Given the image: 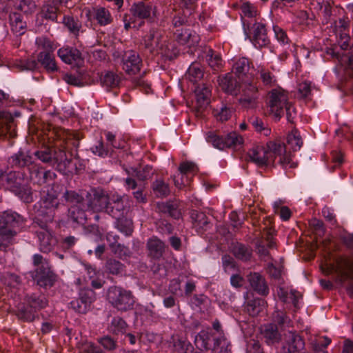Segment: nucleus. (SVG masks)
Listing matches in <instances>:
<instances>
[{
  "label": "nucleus",
  "mask_w": 353,
  "mask_h": 353,
  "mask_svg": "<svg viewBox=\"0 0 353 353\" xmlns=\"http://www.w3.org/2000/svg\"><path fill=\"white\" fill-rule=\"evenodd\" d=\"M3 188L13 192L25 203H29L32 201V189L25 183L23 175L19 172H7L6 168L2 167L0 189Z\"/></svg>",
  "instance_id": "1"
},
{
  "label": "nucleus",
  "mask_w": 353,
  "mask_h": 353,
  "mask_svg": "<svg viewBox=\"0 0 353 353\" xmlns=\"http://www.w3.org/2000/svg\"><path fill=\"white\" fill-rule=\"evenodd\" d=\"M197 349L211 350V353H230V343L225 336L217 335L210 328L201 330L194 339Z\"/></svg>",
  "instance_id": "2"
},
{
  "label": "nucleus",
  "mask_w": 353,
  "mask_h": 353,
  "mask_svg": "<svg viewBox=\"0 0 353 353\" xmlns=\"http://www.w3.org/2000/svg\"><path fill=\"white\" fill-rule=\"evenodd\" d=\"M32 265L36 268L30 271V274L37 285L43 288L52 287L57 281V276L52 270L49 261L42 255L35 254L32 256Z\"/></svg>",
  "instance_id": "3"
},
{
  "label": "nucleus",
  "mask_w": 353,
  "mask_h": 353,
  "mask_svg": "<svg viewBox=\"0 0 353 353\" xmlns=\"http://www.w3.org/2000/svg\"><path fill=\"white\" fill-rule=\"evenodd\" d=\"M334 272L336 281L341 285L348 283L346 290L351 298H353V261L347 257L339 256L336 264H330L327 273Z\"/></svg>",
  "instance_id": "4"
},
{
  "label": "nucleus",
  "mask_w": 353,
  "mask_h": 353,
  "mask_svg": "<svg viewBox=\"0 0 353 353\" xmlns=\"http://www.w3.org/2000/svg\"><path fill=\"white\" fill-rule=\"evenodd\" d=\"M267 150L270 164L279 158V163L284 169L295 168L297 163L294 162L290 152L286 151L285 143L280 139L269 140L264 145Z\"/></svg>",
  "instance_id": "5"
},
{
  "label": "nucleus",
  "mask_w": 353,
  "mask_h": 353,
  "mask_svg": "<svg viewBox=\"0 0 353 353\" xmlns=\"http://www.w3.org/2000/svg\"><path fill=\"white\" fill-rule=\"evenodd\" d=\"M244 32L253 46L258 49L270 48L271 39L268 34L267 25L263 21L253 23L243 22Z\"/></svg>",
  "instance_id": "6"
},
{
  "label": "nucleus",
  "mask_w": 353,
  "mask_h": 353,
  "mask_svg": "<svg viewBox=\"0 0 353 353\" xmlns=\"http://www.w3.org/2000/svg\"><path fill=\"white\" fill-rule=\"evenodd\" d=\"M107 299L114 308L121 312L133 309L135 303L132 292L120 286L110 287Z\"/></svg>",
  "instance_id": "7"
},
{
  "label": "nucleus",
  "mask_w": 353,
  "mask_h": 353,
  "mask_svg": "<svg viewBox=\"0 0 353 353\" xmlns=\"http://www.w3.org/2000/svg\"><path fill=\"white\" fill-rule=\"evenodd\" d=\"M205 141L214 148L223 150L228 148L237 149L242 146L244 139L236 132L220 135L214 131H208L205 134Z\"/></svg>",
  "instance_id": "8"
},
{
  "label": "nucleus",
  "mask_w": 353,
  "mask_h": 353,
  "mask_svg": "<svg viewBox=\"0 0 353 353\" xmlns=\"http://www.w3.org/2000/svg\"><path fill=\"white\" fill-rule=\"evenodd\" d=\"M108 203L109 196L103 190L91 188L87 192L82 206L86 210H90L93 212H105Z\"/></svg>",
  "instance_id": "9"
},
{
  "label": "nucleus",
  "mask_w": 353,
  "mask_h": 353,
  "mask_svg": "<svg viewBox=\"0 0 353 353\" xmlns=\"http://www.w3.org/2000/svg\"><path fill=\"white\" fill-rule=\"evenodd\" d=\"M288 94L281 88H274L268 94V105L274 116L280 119L283 115V109L290 103Z\"/></svg>",
  "instance_id": "10"
},
{
  "label": "nucleus",
  "mask_w": 353,
  "mask_h": 353,
  "mask_svg": "<svg viewBox=\"0 0 353 353\" xmlns=\"http://www.w3.org/2000/svg\"><path fill=\"white\" fill-rule=\"evenodd\" d=\"M239 103L245 108H252L259 98V89L253 79L241 81Z\"/></svg>",
  "instance_id": "11"
},
{
  "label": "nucleus",
  "mask_w": 353,
  "mask_h": 353,
  "mask_svg": "<svg viewBox=\"0 0 353 353\" xmlns=\"http://www.w3.org/2000/svg\"><path fill=\"white\" fill-rule=\"evenodd\" d=\"M94 295L95 293L92 289H81L79 293V297L71 301L70 306L78 313L85 314L95 299Z\"/></svg>",
  "instance_id": "12"
},
{
  "label": "nucleus",
  "mask_w": 353,
  "mask_h": 353,
  "mask_svg": "<svg viewBox=\"0 0 353 353\" xmlns=\"http://www.w3.org/2000/svg\"><path fill=\"white\" fill-rule=\"evenodd\" d=\"M143 66V61L138 52L134 50L126 51L121 59L122 70L128 75H135Z\"/></svg>",
  "instance_id": "13"
},
{
  "label": "nucleus",
  "mask_w": 353,
  "mask_h": 353,
  "mask_svg": "<svg viewBox=\"0 0 353 353\" xmlns=\"http://www.w3.org/2000/svg\"><path fill=\"white\" fill-rule=\"evenodd\" d=\"M253 69L252 61L246 57L237 59L232 65V72L241 81L253 79V74L250 72Z\"/></svg>",
  "instance_id": "14"
},
{
  "label": "nucleus",
  "mask_w": 353,
  "mask_h": 353,
  "mask_svg": "<svg viewBox=\"0 0 353 353\" xmlns=\"http://www.w3.org/2000/svg\"><path fill=\"white\" fill-rule=\"evenodd\" d=\"M244 298V310L250 316H257L265 310L267 305V302L265 299L255 297L249 292H246Z\"/></svg>",
  "instance_id": "15"
},
{
  "label": "nucleus",
  "mask_w": 353,
  "mask_h": 353,
  "mask_svg": "<svg viewBox=\"0 0 353 353\" xmlns=\"http://www.w3.org/2000/svg\"><path fill=\"white\" fill-rule=\"evenodd\" d=\"M128 211V210L124 204L123 196L114 194L111 198L109 197V203L107 205L105 213L114 219H119V217L125 215Z\"/></svg>",
  "instance_id": "16"
},
{
  "label": "nucleus",
  "mask_w": 353,
  "mask_h": 353,
  "mask_svg": "<svg viewBox=\"0 0 353 353\" xmlns=\"http://www.w3.org/2000/svg\"><path fill=\"white\" fill-rule=\"evenodd\" d=\"M86 16L90 18L92 17V19L95 20L98 25L100 26H106L111 24L113 22V17L110 11L102 6H97L92 8V10H85Z\"/></svg>",
  "instance_id": "17"
},
{
  "label": "nucleus",
  "mask_w": 353,
  "mask_h": 353,
  "mask_svg": "<svg viewBox=\"0 0 353 353\" xmlns=\"http://www.w3.org/2000/svg\"><path fill=\"white\" fill-rule=\"evenodd\" d=\"M59 57L66 64L77 65L83 61L79 50L70 46H63L57 51Z\"/></svg>",
  "instance_id": "18"
},
{
  "label": "nucleus",
  "mask_w": 353,
  "mask_h": 353,
  "mask_svg": "<svg viewBox=\"0 0 353 353\" xmlns=\"http://www.w3.org/2000/svg\"><path fill=\"white\" fill-rule=\"evenodd\" d=\"M218 81L220 88L224 92L235 96L240 93L241 84L233 76L232 73L228 72L219 77Z\"/></svg>",
  "instance_id": "19"
},
{
  "label": "nucleus",
  "mask_w": 353,
  "mask_h": 353,
  "mask_svg": "<svg viewBox=\"0 0 353 353\" xmlns=\"http://www.w3.org/2000/svg\"><path fill=\"white\" fill-rule=\"evenodd\" d=\"M148 256L153 260H159L165 252V243L156 236L149 238L146 243Z\"/></svg>",
  "instance_id": "20"
},
{
  "label": "nucleus",
  "mask_w": 353,
  "mask_h": 353,
  "mask_svg": "<svg viewBox=\"0 0 353 353\" xmlns=\"http://www.w3.org/2000/svg\"><path fill=\"white\" fill-rule=\"evenodd\" d=\"M248 281L252 289L261 296H267L270 289L265 277L259 272H250Z\"/></svg>",
  "instance_id": "21"
},
{
  "label": "nucleus",
  "mask_w": 353,
  "mask_h": 353,
  "mask_svg": "<svg viewBox=\"0 0 353 353\" xmlns=\"http://www.w3.org/2000/svg\"><path fill=\"white\" fill-rule=\"evenodd\" d=\"M16 125L11 113L2 111L0 114V138L9 134L10 137L16 136Z\"/></svg>",
  "instance_id": "22"
},
{
  "label": "nucleus",
  "mask_w": 353,
  "mask_h": 353,
  "mask_svg": "<svg viewBox=\"0 0 353 353\" xmlns=\"http://www.w3.org/2000/svg\"><path fill=\"white\" fill-rule=\"evenodd\" d=\"M250 161L259 167L271 165L264 145H256L248 152Z\"/></svg>",
  "instance_id": "23"
},
{
  "label": "nucleus",
  "mask_w": 353,
  "mask_h": 353,
  "mask_svg": "<svg viewBox=\"0 0 353 353\" xmlns=\"http://www.w3.org/2000/svg\"><path fill=\"white\" fill-rule=\"evenodd\" d=\"M52 165L62 174L69 172L70 165L72 163L71 159H68L64 150H54L52 154Z\"/></svg>",
  "instance_id": "24"
},
{
  "label": "nucleus",
  "mask_w": 353,
  "mask_h": 353,
  "mask_svg": "<svg viewBox=\"0 0 353 353\" xmlns=\"http://www.w3.org/2000/svg\"><path fill=\"white\" fill-rule=\"evenodd\" d=\"M176 41L181 45H186L189 48L199 43V36L189 28L177 30L174 33Z\"/></svg>",
  "instance_id": "25"
},
{
  "label": "nucleus",
  "mask_w": 353,
  "mask_h": 353,
  "mask_svg": "<svg viewBox=\"0 0 353 353\" xmlns=\"http://www.w3.org/2000/svg\"><path fill=\"white\" fill-rule=\"evenodd\" d=\"M23 223V217L15 212L5 211L0 214V230L19 227Z\"/></svg>",
  "instance_id": "26"
},
{
  "label": "nucleus",
  "mask_w": 353,
  "mask_h": 353,
  "mask_svg": "<svg viewBox=\"0 0 353 353\" xmlns=\"http://www.w3.org/2000/svg\"><path fill=\"white\" fill-rule=\"evenodd\" d=\"M196 108L197 112H203L210 103L211 89L206 84L199 85L195 89Z\"/></svg>",
  "instance_id": "27"
},
{
  "label": "nucleus",
  "mask_w": 353,
  "mask_h": 353,
  "mask_svg": "<svg viewBox=\"0 0 353 353\" xmlns=\"http://www.w3.org/2000/svg\"><path fill=\"white\" fill-rule=\"evenodd\" d=\"M157 208L161 213L167 214L174 219L179 220L182 216L179 202L176 200L159 202L157 204Z\"/></svg>",
  "instance_id": "28"
},
{
  "label": "nucleus",
  "mask_w": 353,
  "mask_h": 353,
  "mask_svg": "<svg viewBox=\"0 0 353 353\" xmlns=\"http://www.w3.org/2000/svg\"><path fill=\"white\" fill-rule=\"evenodd\" d=\"M304 347V340L298 334H291L282 347V353H301Z\"/></svg>",
  "instance_id": "29"
},
{
  "label": "nucleus",
  "mask_w": 353,
  "mask_h": 353,
  "mask_svg": "<svg viewBox=\"0 0 353 353\" xmlns=\"http://www.w3.org/2000/svg\"><path fill=\"white\" fill-rule=\"evenodd\" d=\"M161 33L157 28H152L143 36V45L150 52L158 51Z\"/></svg>",
  "instance_id": "30"
},
{
  "label": "nucleus",
  "mask_w": 353,
  "mask_h": 353,
  "mask_svg": "<svg viewBox=\"0 0 353 353\" xmlns=\"http://www.w3.org/2000/svg\"><path fill=\"white\" fill-rule=\"evenodd\" d=\"M9 163L12 167L19 168L29 167L32 164V157L28 152L19 150L10 157Z\"/></svg>",
  "instance_id": "31"
},
{
  "label": "nucleus",
  "mask_w": 353,
  "mask_h": 353,
  "mask_svg": "<svg viewBox=\"0 0 353 353\" xmlns=\"http://www.w3.org/2000/svg\"><path fill=\"white\" fill-rule=\"evenodd\" d=\"M261 334L266 343L268 345L278 343L281 339V335L279 332L278 327L274 323L264 325L261 330Z\"/></svg>",
  "instance_id": "32"
},
{
  "label": "nucleus",
  "mask_w": 353,
  "mask_h": 353,
  "mask_svg": "<svg viewBox=\"0 0 353 353\" xmlns=\"http://www.w3.org/2000/svg\"><path fill=\"white\" fill-rule=\"evenodd\" d=\"M232 252L237 259L247 262L251 260L253 250L250 246L236 242L232 246Z\"/></svg>",
  "instance_id": "33"
},
{
  "label": "nucleus",
  "mask_w": 353,
  "mask_h": 353,
  "mask_svg": "<svg viewBox=\"0 0 353 353\" xmlns=\"http://www.w3.org/2000/svg\"><path fill=\"white\" fill-rule=\"evenodd\" d=\"M24 301L32 307L36 312L45 308L48 305V301L44 294L32 293L25 296Z\"/></svg>",
  "instance_id": "34"
},
{
  "label": "nucleus",
  "mask_w": 353,
  "mask_h": 353,
  "mask_svg": "<svg viewBox=\"0 0 353 353\" xmlns=\"http://www.w3.org/2000/svg\"><path fill=\"white\" fill-rule=\"evenodd\" d=\"M35 45L39 52L54 54L57 48L58 44L54 40L50 39L46 36H40L36 38Z\"/></svg>",
  "instance_id": "35"
},
{
  "label": "nucleus",
  "mask_w": 353,
  "mask_h": 353,
  "mask_svg": "<svg viewBox=\"0 0 353 353\" xmlns=\"http://www.w3.org/2000/svg\"><path fill=\"white\" fill-rule=\"evenodd\" d=\"M37 61L47 72H54L58 71L59 68L54 54L39 52Z\"/></svg>",
  "instance_id": "36"
},
{
  "label": "nucleus",
  "mask_w": 353,
  "mask_h": 353,
  "mask_svg": "<svg viewBox=\"0 0 353 353\" xmlns=\"http://www.w3.org/2000/svg\"><path fill=\"white\" fill-rule=\"evenodd\" d=\"M59 11V7L51 2L50 0H48L43 4L40 12V15L43 19L50 20L53 22H57Z\"/></svg>",
  "instance_id": "37"
},
{
  "label": "nucleus",
  "mask_w": 353,
  "mask_h": 353,
  "mask_svg": "<svg viewBox=\"0 0 353 353\" xmlns=\"http://www.w3.org/2000/svg\"><path fill=\"white\" fill-rule=\"evenodd\" d=\"M9 22L11 30L14 33L21 35L25 32L26 22L23 21L21 14L18 12L10 13L9 15Z\"/></svg>",
  "instance_id": "38"
},
{
  "label": "nucleus",
  "mask_w": 353,
  "mask_h": 353,
  "mask_svg": "<svg viewBox=\"0 0 353 353\" xmlns=\"http://www.w3.org/2000/svg\"><path fill=\"white\" fill-rule=\"evenodd\" d=\"M126 321L121 316H114L107 327L110 333L114 335L124 334L128 329Z\"/></svg>",
  "instance_id": "39"
},
{
  "label": "nucleus",
  "mask_w": 353,
  "mask_h": 353,
  "mask_svg": "<svg viewBox=\"0 0 353 353\" xmlns=\"http://www.w3.org/2000/svg\"><path fill=\"white\" fill-rule=\"evenodd\" d=\"M82 203L74 205L69 209V219L74 223L83 225L86 223L85 210L81 208Z\"/></svg>",
  "instance_id": "40"
},
{
  "label": "nucleus",
  "mask_w": 353,
  "mask_h": 353,
  "mask_svg": "<svg viewBox=\"0 0 353 353\" xmlns=\"http://www.w3.org/2000/svg\"><path fill=\"white\" fill-rule=\"evenodd\" d=\"M100 81L103 87L109 90L119 86L121 82V77L118 74L112 71H107L101 76Z\"/></svg>",
  "instance_id": "41"
},
{
  "label": "nucleus",
  "mask_w": 353,
  "mask_h": 353,
  "mask_svg": "<svg viewBox=\"0 0 353 353\" xmlns=\"http://www.w3.org/2000/svg\"><path fill=\"white\" fill-rule=\"evenodd\" d=\"M37 313L28 303L19 305L16 311V315L19 319L24 322H32L37 317Z\"/></svg>",
  "instance_id": "42"
},
{
  "label": "nucleus",
  "mask_w": 353,
  "mask_h": 353,
  "mask_svg": "<svg viewBox=\"0 0 353 353\" xmlns=\"http://www.w3.org/2000/svg\"><path fill=\"white\" fill-rule=\"evenodd\" d=\"M157 52L165 59L172 60L179 55V50L174 42H167L160 46Z\"/></svg>",
  "instance_id": "43"
},
{
  "label": "nucleus",
  "mask_w": 353,
  "mask_h": 353,
  "mask_svg": "<svg viewBox=\"0 0 353 353\" xmlns=\"http://www.w3.org/2000/svg\"><path fill=\"white\" fill-rule=\"evenodd\" d=\"M132 14L141 19H146L150 17L152 6L143 2L134 3L131 8Z\"/></svg>",
  "instance_id": "44"
},
{
  "label": "nucleus",
  "mask_w": 353,
  "mask_h": 353,
  "mask_svg": "<svg viewBox=\"0 0 353 353\" xmlns=\"http://www.w3.org/2000/svg\"><path fill=\"white\" fill-rule=\"evenodd\" d=\"M152 189L157 198L167 197L170 193L169 183L165 182L163 179H156L152 184Z\"/></svg>",
  "instance_id": "45"
},
{
  "label": "nucleus",
  "mask_w": 353,
  "mask_h": 353,
  "mask_svg": "<svg viewBox=\"0 0 353 353\" xmlns=\"http://www.w3.org/2000/svg\"><path fill=\"white\" fill-rule=\"evenodd\" d=\"M248 121L256 132L265 137L270 135V128L268 126V124L265 123L261 118L258 117H251L248 119Z\"/></svg>",
  "instance_id": "46"
},
{
  "label": "nucleus",
  "mask_w": 353,
  "mask_h": 353,
  "mask_svg": "<svg viewBox=\"0 0 353 353\" xmlns=\"http://www.w3.org/2000/svg\"><path fill=\"white\" fill-rule=\"evenodd\" d=\"M62 23L71 34H74L76 37L79 35L80 30L82 27L79 20L74 19L72 16L65 15L63 17Z\"/></svg>",
  "instance_id": "47"
},
{
  "label": "nucleus",
  "mask_w": 353,
  "mask_h": 353,
  "mask_svg": "<svg viewBox=\"0 0 353 353\" xmlns=\"http://www.w3.org/2000/svg\"><path fill=\"white\" fill-rule=\"evenodd\" d=\"M257 73L259 75V79L265 86L272 87L276 84V77L268 68L259 66Z\"/></svg>",
  "instance_id": "48"
},
{
  "label": "nucleus",
  "mask_w": 353,
  "mask_h": 353,
  "mask_svg": "<svg viewBox=\"0 0 353 353\" xmlns=\"http://www.w3.org/2000/svg\"><path fill=\"white\" fill-rule=\"evenodd\" d=\"M203 77V70L200 63H192L187 72L188 79L192 83H196Z\"/></svg>",
  "instance_id": "49"
},
{
  "label": "nucleus",
  "mask_w": 353,
  "mask_h": 353,
  "mask_svg": "<svg viewBox=\"0 0 353 353\" xmlns=\"http://www.w3.org/2000/svg\"><path fill=\"white\" fill-rule=\"evenodd\" d=\"M332 340L327 336H323L312 342L314 353H328L326 350Z\"/></svg>",
  "instance_id": "50"
},
{
  "label": "nucleus",
  "mask_w": 353,
  "mask_h": 353,
  "mask_svg": "<svg viewBox=\"0 0 353 353\" xmlns=\"http://www.w3.org/2000/svg\"><path fill=\"white\" fill-rule=\"evenodd\" d=\"M106 271L113 275L121 274L125 271V265L118 260L109 259L105 263Z\"/></svg>",
  "instance_id": "51"
},
{
  "label": "nucleus",
  "mask_w": 353,
  "mask_h": 353,
  "mask_svg": "<svg viewBox=\"0 0 353 353\" xmlns=\"http://www.w3.org/2000/svg\"><path fill=\"white\" fill-rule=\"evenodd\" d=\"M172 343L174 352L178 353H187L192 348V344L187 340L179 337H172Z\"/></svg>",
  "instance_id": "52"
},
{
  "label": "nucleus",
  "mask_w": 353,
  "mask_h": 353,
  "mask_svg": "<svg viewBox=\"0 0 353 353\" xmlns=\"http://www.w3.org/2000/svg\"><path fill=\"white\" fill-rule=\"evenodd\" d=\"M118 230L126 236H130L133 232V223L131 219H127L125 215L115 219Z\"/></svg>",
  "instance_id": "53"
},
{
  "label": "nucleus",
  "mask_w": 353,
  "mask_h": 353,
  "mask_svg": "<svg viewBox=\"0 0 353 353\" xmlns=\"http://www.w3.org/2000/svg\"><path fill=\"white\" fill-rule=\"evenodd\" d=\"M206 61L213 70H217L222 65V59L219 54L216 53L212 48L206 51Z\"/></svg>",
  "instance_id": "54"
},
{
  "label": "nucleus",
  "mask_w": 353,
  "mask_h": 353,
  "mask_svg": "<svg viewBox=\"0 0 353 353\" xmlns=\"http://www.w3.org/2000/svg\"><path fill=\"white\" fill-rule=\"evenodd\" d=\"M131 170L133 172L135 173V176L137 179L142 181L151 178L154 174L153 168L150 165H146L141 169H139L137 168H131Z\"/></svg>",
  "instance_id": "55"
},
{
  "label": "nucleus",
  "mask_w": 353,
  "mask_h": 353,
  "mask_svg": "<svg viewBox=\"0 0 353 353\" xmlns=\"http://www.w3.org/2000/svg\"><path fill=\"white\" fill-rule=\"evenodd\" d=\"M178 170L181 175H194L199 172V168L196 163L188 161L181 162Z\"/></svg>",
  "instance_id": "56"
},
{
  "label": "nucleus",
  "mask_w": 353,
  "mask_h": 353,
  "mask_svg": "<svg viewBox=\"0 0 353 353\" xmlns=\"http://www.w3.org/2000/svg\"><path fill=\"white\" fill-rule=\"evenodd\" d=\"M90 150L94 155L102 158L108 157L110 152L108 145H105L102 138L91 147Z\"/></svg>",
  "instance_id": "57"
},
{
  "label": "nucleus",
  "mask_w": 353,
  "mask_h": 353,
  "mask_svg": "<svg viewBox=\"0 0 353 353\" xmlns=\"http://www.w3.org/2000/svg\"><path fill=\"white\" fill-rule=\"evenodd\" d=\"M16 234L17 232L12 229L0 230V247L7 248Z\"/></svg>",
  "instance_id": "58"
},
{
  "label": "nucleus",
  "mask_w": 353,
  "mask_h": 353,
  "mask_svg": "<svg viewBox=\"0 0 353 353\" xmlns=\"http://www.w3.org/2000/svg\"><path fill=\"white\" fill-rule=\"evenodd\" d=\"M40 243L39 250L43 253L50 252L53 248L52 239L48 234H43L39 236Z\"/></svg>",
  "instance_id": "59"
},
{
  "label": "nucleus",
  "mask_w": 353,
  "mask_h": 353,
  "mask_svg": "<svg viewBox=\"0 0 353 353\" xmlns=\"http://www.w3.org/2000/svg\"><path fill=\"white\" fill-rule=\"evenodd\" d=\"M273 31L274 33V37L276 41L281 46L290 45V39H289L287 32L280 26L276 25L273 26Z\"/></svg>",
  "instance_id": "60"
},
{
  "label": "nucleus",
  "mask_w": 353,
  "mask_h": 353,
  "mask_svg": "<svg viewBox=\"0 0 353 353\" xmlns=\"http://www.w3.org/2000/svg\"><path fill=\"white\" fill-rule=\"evenodd\" d=\"M288 143L291 145L294 150L301 148L303 145L302 139L297 130H292L291 133L288 135Z\"/></svg>",
  "instance_id": "61"
},
{
  "label": "nucleus",
  "mask_w": 353,
  "mask_h": 353,
  "mask_svg": "<svg viewBox=\"0 0 353 353\" xmlns=\"http://www.w3.org/2000/svg\"><path fill=\"white\" fill-rule=\"evenodd\" d=\"M37 5L33 0H20L17 9L26 14H31L36 10Z\"/></svg>",
  "instance_id": "62"
},
{
  "label": "nucleus",
  "mask_w": 353,
  "mask_h": 353,
  "mask_svg": "<svg viewBox=\"0 0 353 353\" xmlns=\"http://www.w3.org/2000/svg\"><path fill=\"white\" fill-rule=\"evenodd\" d=\"M240 10L241 12V16H243L244 17L253 18L257 14L256 7L248 1L243 3L241 6Z\"/></svg>",
  "instance_id": "63"
},
{
  "label": "nucleus",
  "mask_w": 353,
  "mask_h": 353,
  "mask_svg": "<svg viewBox=\"0 0 353 353\" xmlns=\"http://www.w3.org/2000/svg\"><path fill=\"white\" fill-rule=\"evenodd\" d=\"M298 94L301 99H306L311 95L312 92V82L309 81H304L298 85Z\"/></svg>",
  "instance_id": "64"
}]
</instances>
